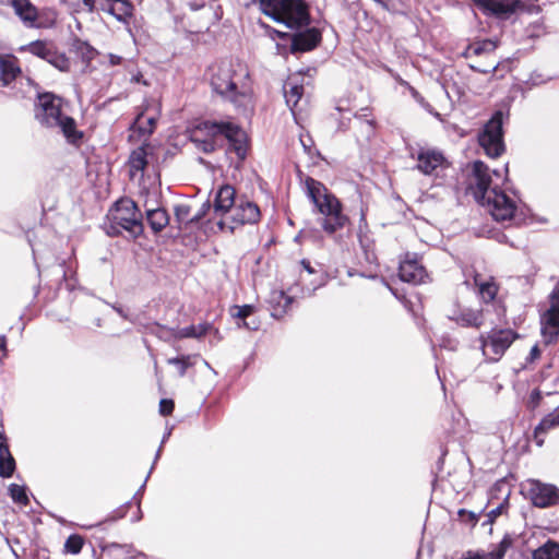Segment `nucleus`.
I'll use <instances>...</instances> for the list:
<instances>
[{
    "label": "nucleus",
    "mask_w": 559,
    "mask_h": 559,
    "mask_svg": "<svg viewBox=\"0 0 559 559\" xmlns=\"http://www.w3.org/2000/svg\"><path fill=\"white\" fill-rule=\"evenodd\" d=\"M175 409V402L173 399H162L159 401V414L162 416H169Z\"/></svg>",
    "instance_id": "nucleus-58"
},
{
    "label": "nucleus",
    "mask_w": 559,
    "mask_h": 559,
    "mask_svg": "<svg viewBox=\"0 0 559 559\" xmlns=\"http://www.w3.org/2000/svg\"><path fill=\"white\" fill-rule=\"evenodd\" d=\"M509 119V112L496 109L490 118L477 132V143L484 150L487 157L496 159L507 151L504 141V123Z\"/></svg>",
    "instance_id": "nucleus-3"
},
{
    "label": "nucleus",
    "mask_w": 559,
    "mask_h": 559,
    "mask_svg": "<svg viewBox=\"0 0 559 559\" xmlns=\"http://www.w3.org/2000/svg\"><path fill=\"white\" fill-rule=\"evenodd\" d=\"M542 400H543L542 391L538 388L532 390V392L528 396L527 407L531 409L537 408L540 405Z\"/></svg>",
    "instance_id": "nucleus-57"
},
{
    "label": "nucleus",
    "mask_w": 559,
    "mask_h": 559,
    "mask_svg": "<svg viewBox=\"0 0 559 559\" xmlns=\"http://www.w3.org/2000/svg\"><path fill=\"white\" fill-rule=\"evenodd\" d=\"M131 506H132V500H128L124 503H122L120 507L115 509L110 514H108L104 521L98 522L97 524H93V525H82L81 527L86 528V530H90L93 527H100L105 522H116L120 519H123L127 515V512L131 508Z\"/></svg>",
    "instance_id": "nucleus-36"
},
{
    "label": "nucleus",
    "mask_w": 559,
    "mask_h": 559,
    "mask_svg": "<svg viewBox=\"0 0 559 559\" xmlns=\"http://www.w3.org/2000/svg\"><path fill=\"white\" fill-rule=\"evenodd\" d=\"M169 329L170 328L166 325H163L158 322H154L147 328V331L150 334L158 337L159 340L168 342L170 341V338H173L171 331H169Z\"/></svg>",
    "instance_id": "nucleus-46"
},
{
    "label": "nucleus",
    "mask_w": 559,
    "mask_h": 559,
    "mask_svg": "<svg viewBox=\"0 0 559 559\" xmlns=\"http://www.w3.org/2000/svg\"><path fill=\"white\" fill-rule=\"evenodd\" d=\"M98 547L103 552L111 550V549H123L126 554H132L135 551L134 546L132 544H119V543H104L99 542Z\"/></svg>",
    "instance_id": "nucleus-52"
},
{
    "label": "nucleus",
    "mask_w": 559,
    "mask_h": 559,
    "mask_svg": "<svg viewBox=\"0 0 559 559\" xmlns=\"http://www.w3.org/2000/svg\"><path fill=\"white\" fill-rule=\"evenodd\" d=\"M169 331H171V336L174 340H182V338H197L198 340V334L195 333L194 324H190V325L181 328V329H179V328L169 329Z\"/></svg>",
    "instance_id": "nucleus-47"
},
{
    "label": "nucleus",
    "mask_w": 559,
    "mask_h": 559,
    "mask_svg": "<svg viewBox=\"0 0 559 559\" xmlns=\"http://www.w3.org/2000/svg\"><path fill=\"white\" fill-rule=\"evenodd\" d=\"M152 154L153 146L148 141H144L130 153L128 165L130 167L131 176H133L134 173L143 171L147 167V157Z\"/></svg>",
    "instance_id": "nucleus-25"
},
{
    "label": "nucleus",
    "mask_w": 559,
    "mask_h": 559,
    "mask_svg": "<svg viewBox=\"0 0 559 559\" xmlns=\"http://www.w3.org/2000/svg\"><path fill=\"white\" fill-rule=\"evenodd\" d=\"M189 139L199 151L207 155L224 147L227 158L230 153H235L238 159L236 169H240L250 150L249 135L231 118L201 119L194 123Z\"/></svg>",
    "instance_id": "nucleus-1"
},
{
    "label": "nucleus",
    "mask_w": 559,
    "mask_h": 559,
    "mask_svg": "<svg viewBox=\"0 0 559 559\" xmlns=\"http://www.w3.org/2000/svg\"><path fill=\"white\" fill-rule=\"evenodd\" d=\"M120 212L122 216L129 215H139L142 214L140 209L138 207V204L130 199H121L116 201L112 204V207L110 209L109 213H118Z\"/></svg>",
    "instance_id": "nucleus-35"
},
{
    "label": "nucleus",
    "mask_w": 559,
    "mask_h": 559,
    "mask_svg": "<svg viewBox=\"0 0 559 559\" xmlns=\"http://www.w3.org/2000/svg\"><path fill=\"white\" fill-rule=\"evenodd\" d=\"M236 190L229 183L221 185L214 195L212 203L213 211L216 215H225L236 205Z\"/></svg>",
    "instance_id": "nucleus-18"
},
{
    "label": "nucleus",
    "mask_w": 559,
    "mask_h": 559,
    "mask_svg": "<svg viewBox=\"0 0 559 559\" xmlns=\"http://www.w3.org/2000/svg\"><path fill=\"white\" fill-rule=\"evenodd\" d=\"M167 364L177 366L180 377H183L186 374L187 370L193 366L191 355H178L176 357L168 358Z\"/></svg>",
    "instance_id": "nucleus-43"
},
{
    "label": "nucleus",
    "mask_w": 559,
    "mask_h": 559,
    "mask_svg": "<svg viewBox=\"0 0 559 559\" xmlns=\"http://www.w3.org/2000/svg\"><path fill=\"white\" fill-rule=\"evenodd\" d=\"M511 182L509 177V163L503 167V186H493L491 194L486 197L484 205L489 207L492 218L497 222L510 221L515 216L518 206L516 203L507 195L506 191H510L514 197H519V191L514 187H509Z\"/></svg>",
    "instance_id": "nucleus-4"
},
{
    "label": "nucleus",
    "mask_w": 559,
    "mask_h": 559,
    "mask_svg": "<svg viewBox=\"0 0 559 559\" xmlns=\"http://www.w3.org/2000/svg\"><path fill=\"white\" fill-rule=\"evenodd\" d=\"M540 334L544 338V343L545 345H552V344H556L558 342V338H559V328L554 330V329H550L549 326L545 325L544 324H540Z\"/></svg>",
    "instance_id": "nucleus-49"
},
{
    "label": "nucleus",
    "mask_w": 559,
    "mask_h": 559,
    "mask_svg": "<svg viewBox=\"0 0 559 559\" xmlns=\"http://www.w3.org/2000/svg\"><path fill=\"white\" fill-rule=\"evenodd\" d=\"M507 493H509V496H510L511 490L509 488L507 478L502 477V478L498 479L497 481H495L492 484V486L490 487L489 492H488L489 501L498 500L501 498L503 499Z\"/></svg>",
    "instance_id": "nucleus-40"
},
{
    "label": "nucleus",
    "mask_w": 559,
    "mask_h": 559,
    "mask_svg": "<svg viewBox=\"0 0 559 559\" xmlns=\"http://www.w3.org/2000/svg\"><path fill=\"white\" fill-rule=\"evenodd\" d=\"M255 312V306L251 304H246L242 306H233L230 308V314L233 318L237 319L238 326H242L245 321L250 319Z\"/></svg>",
    "instance_id": "nucleus-37"
},
{
    "label": "nucleus",
    "mask_w": 559,
    "mask_h": 559,
    "mask_svg": "<svg viewBox=\"0 0 559 559\" xmlns=\"http://www.w3.org/2000/svg\"><path fill=\"white\" fill-rule=\"evenodd\" d=\"M471 167V176L474 178L475 182L468 185L467 192L473 195L478 204L484 205L488 192H491V188H493L491 186L492 179L490 169L481 159L473 160Z\"/></svg>",
    "instance_id": "nucleus-10"
},
{
    "label": "nucleus",
    "mask_w": 559,
    "mask_h": 559,
    "mask_svg": "<svg viewBox=\"0 0 559 559\" xmlns=\"http://www.w3.org/2000/svg\"><path fill=\"white\" fill-rule=\"evenodd\" d=\"M22 74L17 58L12 53L0 55V82L2 86H10Z\"/></svg>",
    "instance_id": "nucleus-21"
},
{
    "label": "nucleus",
    "mask_w": 559,
    "mask_h": 559,
    "mask_svg": "<svg viewBox=\"0 0 559 559\" xmlns=\"http://www.w3.org/2000/svg\"><path fill=\"white\" fill-rule=\"evenodd\" d=\"M16 469V462L12 453H8V456L0 457V477L11 478Z\"/></svg>",
    "instance_id": "nucleus-44"
},
{
    "label": "nucleus",
    "mask_w": 559,
    "mask_h": 559,
    "mask_svg": "<svg viewBox=\"0 0 559 559\" xmlns=\"http://www.w3.org/2000/svg\"><path fill=\"white\" fill-rule=\"evenodd\" d=\"M399 83L402 85V86H406L409 92H411V95L412 97L415 99L416 103H418L425 110H427L428 112L435 115L436 117H439L440 114L435 110V108L432 107V105L426 100V98L415 88L413 87L407 81L403 80L402 78L399 76L397 79Z\"/></svg>",
    "instance_id": "nucleus-38"
},
{
    "label": "nucleus",
    "mask_w": 559,
    "mask_h": 559,
    "mask_svg": "<svg viewBox=\"0 0 559 559\" xmlns=\"http://www.w3.org/2000/svg\"><path fill=\"white\" fill-rule=\"evenodd\" d=\"M145 218L154 235L160 234L170 222V215L165 207L158 206L145 210Z\"/></svg>",
    "instance_id": "nucleus-26"
},
{
    "label": "nucleus",
    "mask_w": 559,
    "mask_h": 559,
    "mask_svg": "<svg viewBox=\"0 0 559 559\" xmlns=\"http://www.w3.org/2000/svg\"><path fill=\"white\" fill-rule=\"evenodd\" d=\"M107 218H108L109 223L105 225V233H106V235H108L109 237H118V236H120L122 231H121L119 225L115 224V219H114L112 214L109 213L107 215Z\"/></svg>",
    "instance_id": "nucleus-56"
},
{
    "label": "nucleus",
    "mask_w": 559,
    "mask_h": 559,
    "mask_svg": "<svg viewBox=\"0 0 559 559\" xmlns=\"http://www.w3.org/2000/svg\"><path fill=\"white\" fill-rule=\"evenodd\" d=\"M235 213L231 216V222L239 226L254 225L261 218V211L257 203L248 199H240L239 203L235 205Z\"/></svg>",
    "instance_id": "nucleus-17"
},
{
    "label": "nucleus",
    "mask_w": 559,
    "mask_h": 559,
    "mask_svg": "<svg viewBox=\"0 0 559 559\" xmlns=\"http://www.w3.org/2000/svg\"><path fill=\"white\" fill-rule=\"evenodd\" d=\"M483 15L497 21L511 20L519 12L524 11L522 0H469Z\"/></svg>",
    "instance_id": "nucleus-7"
},
{
    "label": "nucleus",
    "mask_w": 559,
    "mask_h": 559,
    "mask_svg": "<svg viewBox=\"0 0 559 559\" xmlns=\"http://www.w3.org/2000/svg\"><path fill=\"white\" fill-rule=\"evenodd\" d=\"M526 497L535 508L547 509L559 504V488L539 479H528Z\"/></svg>",
    "instance_id": "nucleus-9"
},
{
    "label": "nucleus",
    "mask_w": 559,
    "mask_h": 559,
    "mask_svg": "<svg viewBox=\"0 0 559 559\" xmlns=\"http://www.w3.org/2000/svg\"><path fill=\"white\" fill-rule=\"evenodd\" d=\"M474 284L477 287V294L484 304L488 305L492 302V306L496 308L497 311H501L502 313L506 312L504 306L500 304L497 305L496 302L499 288L493 277H489L486 281H480V275L476 274L474 276Z\"/></svg>",
    "instance_id": "nucleus-19"
},
{
    "label": "nucleus",
    "mask_w": 559,
    "mask_h": 559,
    "mask_svg": "<svg viewBox=\"0 0 559 559\" xmlns=\"http://www.w3.org/2000/svg\"><path fill=\"white\" fill-rule=\"evenodd\" d=\"M53 44L46 39H36L26 45H22L17 50L19 52H29L33 56L48 62L53 50Z\"/></svg>",
    "instance_id": "nucleus-28"
},
{
    "label": "nucleus",
    "mask_w": 559,
    "mask_h": 559,
    "mask_svg": "<svg viewBox=\"0 0 559 559\" xmlns=\"http://www.w3.org/2000/svg\"><path fill=\"white\" fill-rule=\"evenodd\" d=\"M556 311H552L551 308L545 312L540 318V324H544L549 326L550 329H558L559 328V318L555 313Z\"/></svg>",
    "instance_id": "nucleus-53"
},
{
    "label": "nucleus",
    "mask_w": 559,
    "mask_h": 559,
    "mask_svg": "<svg viewBox=\"0 0 559 559\" xmlns=\"http://www.w3.org/2000/svg\"><path fill=\"white\" fill-rule=\"evenodd\" d=\"M513 535L506 533L498 544L491 545V550H467L460 559H503L507 551L513 546Z\"/></svg>",
    "instance_id": "nucleus-15"
},
{
    "label": "nucleus",
    "mask_w": 559,
    "mask_h": 559,
    "mask_svg": "<svg viewBox=\"0 0 559 559\" xmlns=\"http://www.w3.org/2000/svg\"><path fill=\"white\" fill-rule=\"evenodd\" d=\"M532 559H559V543L548 538L532 551Z\"/></svg>",
    "instance_id": "nucleus-31"
},
{
    "label": "nucleus",
    "mask_w": 559,
    "mask_h": 559,
    "mask_svg": "<svg viewBox=\"0 0 559 559\" xmlns=\"http://www.w3.org/2000/svg\"><path fill=\"white\" fill-rule=\"evenodd\" d=\"M311 21L300 22V25L292 31V39L289 52L292 55H301L318 48L322 43V32L319 27L313 26Z\"/></svg>",
    "instance_id": "nucleus-6"
},
{
    "label": "nucleus",
    "mask_w": 559,
    "mask_h": 559,
    "mask_svg": "<svg viewBox=\"0 0 559 559\" xmlns=\"http://www.w3.org/2000/svg\"><path fill=\"white\" fill-rule=\"evenodd\" d=\"M520 337V334L510 329H491L490 332L487 333L485 336L484 334L480 335L479 340L481 343V347H485L486 345H490L492 352L495 355L498 356L496 360H498L506 350L512 345V343Z\"/></svg>",
    "instance_id": "nucleus-13"
},
{
    "label": "nucleus",
    "mask_w": 559,
    "mask_h": 559,
    "mask_svg": "<svg viewBox=\"0 0 559 559\" xmlns=\"http://www.w3.org/2000/svg\"><path fill=\"white\" fill-rule=\"evenodd\" d=\"M468 68L473 72H476V73H483V74L497 73L500 68V62H497L495 66L486 67V68H481V66H476V64L469 63Z\"/></svg>",
    "instance_id": "nucleus-59"
},
{
    "label": "nucleus",
    "mask_w": 559,
    "mask_h": 559,
    "mask_svg": "<svg viewBox=\"0 0 559 559\" xmlns=\"http://www.w3.org/2000/svg\"><path fill=\"white\" fill-rule=\"evenodd\" d=\"M233 73L231 69H219L212 76L211 86L213 92L235 104L239 97L243 96V93L239 91L237 83L233 79Z\"/></svg>",
    "instance_id": "nucleus-14"
},
{
    "label": "nucleus",
    "mask_w": 559,
    "mask_h": 559,
    "mask_svg": "<svg viewBox=\"0 0 559 559\" xmlns=\"http://www.w3.org/2000/svg\"><path fill=\"white\" fill-rule=\"evenodd\" d=\"M48 63L53 68L59 70L60 72H69L70 71V59L64 52H59L56 47L51 52V57L48 60Z\"/></svg>",
    "instance_id": "nucleus-41"
},
{
    "label": "nucleus",
    "mask_w": 559,
    "mask_h": 559,
    "mask_svg": "<svg viewBox=\"0 0 559 559\" xmlns=\"http://www.w3.org/2000/svg\"><path fill=\"white\" fill-rule=\"evenodd\" d=\"M35 118L45 127L51 128L52 121L58 120L62 115L61 98L52 92L37 93Z\"/></svg>",
    "instance_id": "nucleus-11"
},
{
    "label": "nucleus",
    "mask_w": 559,
    "mask_h": 559,
    "mask_svg": "<svg viewBox=\"0 0 559 559\" xmlns=\"http://www.w3.org/2000/svg\"><path fill=\"white\" fill-rule=\"evenodd\" d=\"M448 318L462 328L479 329L484 324V310L457 308Z\"/></svg>",
    "instance_id": "nucleus-20"
},
{
    "label": "nucleus",
    "mask_w": 559,
    "mask_h": 559,
    "mask_svg": "<svg viewBox=\"0 0 559 559\" xmlns=\"http://www.w3.org/2000/svg\"><path fill=\"white\" fill-rule=\"evenodd\" d=\"M305 193L322 217L331 216L344 209L342 201L324 183L311 176L305 178Z\"/></svg>",
    "instance_id": "nucleus-5"
},
{
    "label": "nucleus",
    "mask_w": 559,
    "mask_h": 559,
    "mask_svg": "<svg viewBox=\"0 0 559 559\" xmlns=\"http://www.w3.org/2000/svg\"><path fill=\"white\" fill-rule=\"evenodd\" d=\"M115 219V224L119 225L121 231H127L131 238L136 239L144 233V224L142 214L122 216L120 212L111 213Z\"/></svg>",
    "instance_id": "nucleus-24"
},
{
    "label": "nucleus",
    "mask_w": 559,
    "mask_h": 559,
    "mask_svg": "<svg viewBox=\"0 0 559 559\" xmlns=\"http://www.w3.org/2000/svg\"><path fill=\"white\" fill-rule=\"evenodd\" d=\"M51 127H59L67 142L79 146L84 138V132L78 129L73 117L63 114L58 120L52 121Z\"/></svg>",
    "instance_id": "nucleus-22"
},
{
    "label": "nucleus",
    "mask_w": 559,
    "mask_h": 559,
    "mask_svg": "<svg viewBox=\"0 0 559 559\" xmlns=\"http://www.w3.org/2000/svg\"><path fill=\"white\" fill-rule=\"evenodd\" d=\"M549 79H544L542 74L537 73V72H533L531 75H530V79L527 81H525V84H530L531 86H537V85H540L545 82H547Z\"/></svg>",
    "instance_id": "nucleus-63"
},
{
    "label": "nucleus",
    "mask_w": 559,
    "mask_h": 559,
    "mask_svg": "<svg viewBox=\"0 0 559 559\" xmlns=\"http://www.w3.org/2000/svg\"><path fill=\"white\" fill-rule=\"evenodd\" d=\"M509 508V493L504 496L502 501L493 509H491L488 513V522H495L499 515L506 512Z\"/></svg>",
    "instance_id": "nucleus-51"
},
{
    "label": "nucleus",
    "mask_w": 559,
    "mask_h": 559,
    "mask_svg": "<svg viewBox=\"0 0 559 559\" xmlns=\"http://www.w3.org/2000/svg\"><path fill=\"white\" fill-rule=\"evenodd\" d=\"M484 511L485 509H483L479 513H475L474 511L460 509L457 514L462 522L469 524L472 527H474L478 523V520Z\"/></svg>",
    "instance_id": "nucleus-50"
},
{
    "label": "nucleus",
    "mask_w": 559,
    "mask_h": 559,
    "mask_svg": "<svg viewBox=\"0 0 559 559\" xmlns=\"http://www.w3.org/2000/svg\"><path fill=\"white\" fill-rule=\"evenodd\" d=\"M272 21L295 28L300 22L311 21L310 5L306 0H252Z\"/></svg>",
    "instance_id": "nucleus-2"
},
{
    "label": "nucleus",
    "mask_w": 559,
    "mask_h": 559,
    "mask_svg": "<svg viewBox=\"0 0 559 559\" xmlns=\"http://www.w3.org/2000/svg\"><path fill=\"white\" fill-rule=\"evenodd\" d=\"M70 51L74 52L81 61L88 68L91 62L98 56L99 51L90 44L88 40H84L79 36L71 38Z\"/></svg>",
    "instance_id": "nucleus-27"
},
{
    "label": "nucleus",
    "mask_w": 559,
    "mask_h": 559,
    "mask_svg": "<svg viewBox=\"0 0 559 559\" xmlns=\"http://www.w3.org/2000/svg\"><path fill=\"white\" fill-rule=\"evenodd\" d=\"M195 333L198 334V340L205 336L210 332H214V334L218 337L219 331L213 326L210 322H202L199 324H194Z\"/></svg>",
    "instance_id": "nucleus-54"
},
{
    "label": "nucleus",
    "mask_w": 559,
    "mask_h": 559,
    "mask_svg": "<svg viewBox=\"0 0 559 559\" xmlns=\"http://www.w3.org/2000/svg\"><path fill=\"white\" fill-rule=\"evenodd\" d=\"M132 131L138 134V138H142V136H146V135H152L153 134V130L152 129H147V127L141 126L140 123H136L135 124V129H133Z\"/></svg>",
    "instance_id": "nucleus-64"
},
{
    "label": "nucleus",
    "mask_w": 559,
    "mask_h": 559,
    "mask_svg": "<svg viewBox=\"0 0 559 559\" xmlns=\"http://www.w3.org/2000/svg\"><path fill=\"white\" fill-rule=\"evenodd\" d=\"M550 306L552 311L559 312V283L552 289L550 296Z\"/></svg>",
    "instance_id": "nucleus-61"
},
{
    "label": "nucleus",
    "mask_w": 559,
    "mask_h": 559,
    "mask_svg": "<svg viewBox=\"0 0 559 559\" xmlns=\"http://www.w3.org/2000/svg\"><path fill=\"white\" fill-rule=\"evenodd\" d=\"M557 427H559V406L540 419L534 428L533 435H545Z\"/></svg>",
    "instance_id": "nucleus-32"
},
{
    "label": "nucleus",
    "mask_w": 559,
    "mask_h": 559,
    "mask_svg": "<svg viewBox=\"0 0 559 559\" xmlns=\"http://www.w3.org/2000/svg\"><path fill=\"white\" fill-rule=\"evenodd\" d=\"M270 38H272L273 40L275 39H278L280 43H277V48H288L289 49V45H290V39H292V31L289 29L288 32H284V31H278L274 27H272V29L270 31L269 35H267Z\"/></svg>",
    "instance_id": "nucleus-45"
},
{
    "label": "nucleus",
    "mask_w": 559,
    "mask_h": 559,
    "mask_svg": "<svg viewBox=\"0 0 559 559\" xmlns=\"http://www.w3.org/2000/svg\"><path fill=\"white\" fill-rule=\"evenodd\" d=\"M211 207H212V203L210 202V200H206L201 205L199 211L192 217L189 218V221L187 222V226H192V227L198 226L203 221L205 215L209 213Z\"/></svg>",
    "instance_id": "nucleus-48"
},
{
    "label": "nucleus",
    "mask_w": 559,
    "mask_h": 559,
    "mask_svg": "<svg viewBox=\"0 0 559 559\" xmlns=\"http://www.w3.org/2000/svg\"><path fill=\"white\" fill-rule=\"evenodd\" d=\"M313 276L310 283L302 288L304 294L309 297L313 296L317 289L325 286L329 281V275L323 271L317 272Z\"/></svg>",
    "instance_id": "nucleus-42"
},
{
    "label": "nucleus",
    "mask_w": 559,
    "mask_h": 559,
    "mask_svg": "<svg viewBox=\"0 0 559 559\" xmlns=\"http://www.w3.org/2000/svg\"><path fill=\"white\" fill-rule=\"evenodd\" d=\"M294 300V297L287 295L284 290H272L266 299L271 310V316L274 319L283 318L287 313Z\"/></svg>",
    "instance_id": "nucleus-23"
},
{
    "label": "nucleus",
    "mask_w": 559,
    "mask_h": 559,
    "mask_svg": "<svg viewBox=\"0 0 559 559\" xmlns=\"http://www.w3.org/2000/svg\"><path fill=\"white\" fill-rule=\"evenodd\" d=\"M85 544L84 537L80 534L72 533L68 536L63 544V552L70 555H79Z\"/></svg>",
    "instance_id": "nucleus-39"
},
{
    "label": "nucleus",
    "mask_w": 559,
    "mask_h": 559,
    "mask_svg": "<svg viewBox=\"0 0 559 559\" xmlns=\"http://www.w3.org/2000/svg\"><path fill=\"white\" fill-rule=\"evenodd\" d=\"M8 2L26 27L44 28L50 26L38 22V10L31 0H8Z\"/></svg>",
    "instance_id": "nucleus-16"
},
{
    "label": "nucleus",
    "mask_w": 559,
    "mask_h": 559,
    "mask_svg": "<svg viewBox=\"0 0 559 559\" xmlns=\"http://www.w3.org/2000/svg\"><path fill=\"white\" fill-rule=\"evenodd\" d=\"M31 559H49V550L46 547L36 546L31 552Z\"/></svg>",
    "instance_id": "nucleus-60"
},
{
    "label": "nucleus",
    "mask_w": 559,
    "mask_h": 559,
    "mask_svg": "<svg viewBox=\"0 0 559 559\" xmlns=\"http://www.w3.org/2000/svg\"><path fill=\"white\" fill-rule=\"evenodd\" d=\"M421 257L415 252H407L404 259L400 260L397 275L399 278L412 285H418L425 282L428 276L426 267L420 262Z\"/></svg>",
    "instance_id": "nucleus-12"
},
{
    "label": "nucleus",
    "mask_w": 559,
    "mask_h": 559,
    "mask_svg": "<svg viewBox=\"0 0 559 559\" xmlns=\"http://www.w3.org/2000/svg\"><path fill=\"white\" fill-rule=\"evenodd\" d=\"M8 495L14 503L26 507L29 503L28 487L26 485L10 484Z\"/></svg>",
    "instance_id": "nucleus-33"
},
{
    "label": "nucleus",
    "mask_w": 559,
    "mask_h": 559,
    "mask_svg": "<svg viewBox=\"0 0 559 559\" xmlns=\"http://www.w3.org/2000/svg\"><path fill=\"white\" fill-rule=\"evenodd\" d=\"M318 222L328 235H333L349 223V217L342 211L331 216L320 217Z\"/></svg>",
    "instance_id": "nucleus-29"
},
{
    "label": "nucleus",
    "mask_w": 559,
    "mask_h": 559,
    "mask_svg": "<svg viewBox=\"0 0 559 559\" xmlns=\"http://www.w3.org/2000/svg\"><path fill=\"white\" fill-rule=\"evenodd\" d=\"M409 157L417 160L413 169L425 176L432 175L438 168L445 169L450 166L444 153L436 147L419 146L416 152H409Z\"/></svg>",
    "instance_id": "nucleus-8"
},
{
    "label": "nucleus",
    "mask_w": 559,
    "mask_h": 559,
    "mask_svg": "<svg viewBox=\"0 0 559 559\" xmlns=\"http://www.w3.org/2000/svg\"><path fill=\"white\" fill-rule=\"evenodd\" d=\"M117 313L119 317H121L123 320L132 322V319L130 318L128 309H126L122 305L115 302V304H108Z\"/></svg>",
    "instance_id": "nucleus-62"
},
{
    "label": "nucleus",
    "mask_w": 559,
    "mask_h": 559,
    "mask_svg": "<svg viewBox=\"0 0 559 559\" xmlns=\"http://www.w3.org/2000/svg\"><path fill=\"white\" fill-rule=\"evenodd\" d=\"M498 47V41L491 38H484L469 44V50L474 56L493 53Z\"/></svg>",
    "instance_id": "nucleus-34"
},
{
    "label": "nucleus",
    "mask_w": 559,
    "mask_h": 559,
    "mask_svg": "<svg viewBox=\"0 0 559 559\" xmlns=\"http://www.w3.org/2000/svg\"><path fill=\"white\" fill-rule=\"evenodd\" d=\"M191 212V206L189 204H177L174 206V215L176 225H173V229H177L175 234H170L173 239H177L181 236L183 226L188 228L187 222L189 221V215Z\"/></svg>",
    "instance_id": "nucleus-30"
},
{
    "label": "nucleus",
    "mask_w": 559,
    "mask_h": 559,
    "mask_svg": "<svg viewBox=\"0 0 559 559\" xmlns=\"http://www.w3.org/2000/svg\"><path fill=\"white\" fill-rule=\"evenodd\" d=\"M540 355H542V350H540L538 344L536 343L535 345L532 346L530 354L525 359V364H523L515 372L519 373L520 371L524 370L526 368L527 364H532L535 360L539 359Z\"/></svg>",
    "instance_id": "nucleus-55"
}]
</instances>
